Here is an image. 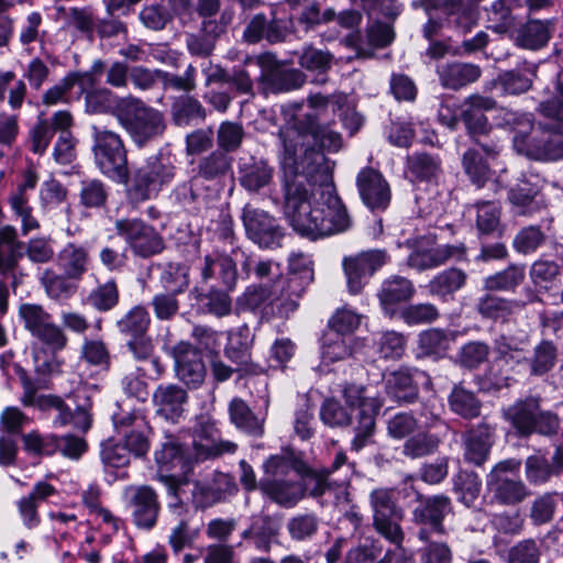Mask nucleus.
<instances>
[{"instance_id":"obj_1","label":"nucleus","mask_w":563,"mask_h":563,"mask_svg":"<svg viewBox=\"0 0 563 563\" xmlns=\"http://www.w3.org/2000/svg\"><path fill=\"white\" fill-rule=\"evenodd\" d=\"M296 134L291 132L288 142ZM283 159L284 213L299 234L313 240L346 231L352 225L333 184L334 164L319 153L309 165L296 161V146L287 143Z\"/></svg>"},{"instance_id":"obj_2","label":"nucleus","mask_w":563,"mask_h":563,"mask_svg":"<svg viewBox=\"0 0 563 563\" xmlns=\"http://www.w3.org/2000/svg\"><path fill=\"white\" fill-rule=\"evenodd\" d=\"M242 271L247 278L254 277L260 283L246 288L239 307L247 310L264 307L266 313L280 318H288L297 310L299 299L313 280L312 262L303 253L290 254L286 275L279 263L253 256H245Z\"/></svg>"},{"instance_id":"obj_3","label":"nucleus","mask_w":563,"mask_h":563,"mask_svg":"<svg viewBox=\"0 0 563 563\" xmlns=\"http://www.w3.org/2000/svg\"><path fill=\"white\" fill-rule=\"evenodd\" d=\"M113 117L137 148H143L163 137L167 128L162 111L132 95L117 99Z\"/></svg>"},{"instance_id":"obj_4","label":"nucleus","mask_w":563,"mask_h":563,"mask_svg":"<svg viewBox=\"0 0 563 563\" xmlns=\"http://www.w3.org/2000/svg\"><path fill=\"white\" fill-rule=\"evenodd\" d=\"M294 132L296 137L290 142L296 147V161L300 165H309L313 154L319 153L325 157L321 148L338 151L341 146V136L334 131L320 126L313 113H307L301 119L295 120L280 128L278 139L282 143V152L279 155L280 166L289 143L288 136Z\"/></svg>"},{"instance_id":"obj_5","label":"nucleus","mask_w":563,"mask_h":563,"mask_svg":"<svg viewBox=\"0 0 563 563\" xmlns=\"http://www.w3.org/2000/svg\"><path fill=\"white\" fill-rule=\"evenodd\" d=\"M92 152L98 169L112 180L129 181L128 151L122 136L104 126L92 125Z\"/></svg>"},{"instance_id":"obj_6","label":"nucleus","mask_w":563,"mask_h":563,"mask_svg":"<svg viewBox=\"0 0 563 563\" xmlns=\"http://www.w3.org/2000/svg\"><path fill=\"white\" fill-rule=\"evenodd\" d=\"M369 504L373 510V526L378 534L402 550L405 533L400 526L404 511L397 506L394 490L377 488L369 494Z\"/></svg>"},{"instance_id":"obj_7","label":"nucleus","mask_w":563,"mask_h":563,"mask_svg":"<svg viewBox=\"0 0 563 563\" xmlns=\"http://www.w3.org/2000/svg\"><path fill=\"white\" fill-rule=\"evenodd\" d=\"M519 468L520 462L509 459L497 463L488 473L486 486L494 503L503 506H516L530 496L526 484L520 478L510 476Z\"/></svg>"},{"instance_id":"obj_8","label":"nucleus","mask_w":563,"mask_h":563,"mask_svg":"<svg viewBox=\"0 0 563 563\" xmlns=\"http://www.w3.org/2000/svg\"><path fill=\"white\" fill-rule=\"evenodd\" d=\"M364 388L357 385H349L343 389L346 404L357 411L354 426L355 435L352 440L354 451L362 450L369 441L375 430V417L380 404L375 398L364 397Z\"/></svg>"},{"instance_id":"obj_9","label":"nucleus","mask_w":563,"mask_h":563,"mask_svg":"<svg viewBox=\"0 0 563 563\" xmlns=\"http://www.w3.org/2000/svg\"><path fill=\"white\" fill-rule=\"evenodd\" d=\"M19 317L33 336L53 350L60 351L67 345L68 339L63 328L54 323L52 314L42 305L21 303Z\"/></svg>"},{"instance_id":"obj_10","label":"nucleus","mask_w":563,"mask_h":563,"mask_svg":"<svg viewBox=\"0 0 563 563\" xmlns=\"http://www.w3.org/2000/svg\"><path fill=\"white\" fill-rule=\"evenodd\" d=\"M517 153L536 161L553 162L563 158V141L552 128L540 123L528 135L512 139Z\"/></svg>"},{"instance_id":"obj_11","label":"nucleus","mask_w":563,"mask_h":563,"mask_svg":"<svg viewBox=\"0 0 563 563\" xmlns=\"http://www.w3.org/2000/svg\"><path fill=\"white\" fill-rule=\"evenodd\" d=\"M418 501L419 504L412 510V521L420 526L418 539L429 541L433 534H445L443 520L453 510L451 499L445 495L429 497L418 495Z\"/></svg>"},{"instance_id":"obj_12","label":"nucleus","mask_w":563,"mask_h":563,"mask_svg":"<svg viewBox=\"0 0 563 563\" xmlns=\"http://www.w3.org/2000/svg\"><path fill=\"white\" fill-rule=\"evenodd\" d=\"M114 228L136 256L146 258L164 249L163 239L156 230L139 219L117 220Z\"/></svg>"},{"instance_id":"obj_13","label":"nucleus","mask_w":563,"mask_h":563,"mask_svg":"<svg viewBox=\"0 0 563 563\" xmlns=\"http://www.w3.org/2000/svg\"><path fill=\"white\" fill-rule=\"evenodd\" d=\"M124 498L134 525L140 529H153L161 511L157 493L148 485H132L124 489Z\"/></svg>"},{"instance_id":"obj_14","label":"nucleus","mask_w":563,"mask_h":563,"mask_svg":"<svg viewBox=\"0 0 563 563\" xmlns=\"http://www.w3.org/2000/svg\"><path fill=\"white\" fill-rule=\"evenodd\" d=\"M115 430L124 438V448L137 457L144 456L150 449L151 427L141 411H121L113 415Z\"/></svg>"},{"instance_id":"obj_15","label":"nucleus","mask_w":563,"mask_h":563,"mask_svg":"<svg viewBox=\"0 0 563 563\" xmlns=\"http://www.w3.org/2000/svg\"><path fill=\"white\" fill-rule=\"evenodd\" d=\"M192 446L198 460L234 453L238 448L234 442L221 439L216 421L206 415L199 416L196 420Z\"/></svg>"},{"instance_id":"obj_16","label":"nucleus","mask_w":563,"mask_h":563,"mask_svg":"<svg viewBox=\"0 0 563 563\" xmlns=\"http://www.w3.org/2000/svg\"><path fill=\"white\" fill-rule=\"evenodd\" d=\"M387 262L383 250H369L343 260L349 292L358 295L369 277Z\"/></svg>"},{"instance_id":"obj_17","label":"nucleus","mask_w":563,"mask_h":563,"mask_svg":"<svg viewBox=\"0 0 563 563\" xmlns=\"http://www.w3.org/2000/svg\"><path fill=\"white\" fill-rule=\"evenodd\" d=\"M242 220L247 236L261 247L273 249L280 245L284 233L277 220L268 212L246 206Z\"/></svg>"},{"instance_id":"obj_18","label":"nucleus","mask_w":563,"mask_h":563,"mask_svg":"<svg viewBox=\"0 0 563 563\" xmlns=\"http://www.w3.org/2000/svg\"><path fill=\"white\" fill-rule=\"evenodd\" d=\"M15 373L23 387L21 401L24 406H34L43 410L55 409L57 416L54 422L59 426H65L71 421L73 412L60 397L53 395L37 396V390L44 387L41 379H32L21 366H15Z\"/></svg>"},{"instance_id":"obj_19","label":"nucleus","mask_w":563,"mask_h":563,"mask_svg":"<svg viewBox=\"0 0 563 563\" xmlns=\"http://www.w3.org/2000/svg\"><path fill=\"white\" fill-rule=\"evenodd\" d=\"M465 250L462 245L432 246L431 240L422 238L417 241L407 260L409 267L422 272L445 264L449 260H461Z\"/></svg>"},{"instance_id":"obj_20","label":"nucleus","mask_w":563,"mask_h":563,"mask_svg":"<svg viewBox=\"0 0 563 563\" xmlns=\"http://www.w3.org/2000/svg\"><path fill=\"white\" fill-rule=\"evenodd\" d=\"M356 186L363 203L372 211H384L391 200V189L383 174L364 167L356 177Z\"/></svg>"},{"instance_id":"obj_21","label":"nucleus","mask_w":563,"mask_h":563,"mask_svg":"<svg viewBox=\"0 0 563 563\" xmlns=\"http://www.w3.org/2000/svg\"><path fill=\"white\" fill-rule=\"evenodd\" d=\"M172 355L178 379L188 388L201 386L207 375L201 353L190 343L179 342L173 347Z\"/></svg>"},{"instance_id":"obj_22","label":"nucleus","mask_w":563,"mask_h":563,"mask_svg":"<svg viewBox=\"0 0 563 563\" xmlns=\"http://www.w3.org/2000/svg\"><path fill=\"white\" fill-rule=\"evenodd\" d=\"M253 334L246 324H243L228 333V343L224 355L236 365L235 371L240 375L257 373V366L252 362L251 349Z\"/></svg>"},{"instance_id":"obj_23","label":"nucleus","mask_w":563,"mask_h":563,"mask_svg":"<svg viewBox=\"0 0 563 563\" xmlns=\"http://www.w3.org/2000/svg\"><path fill=\"white\" fill-rule=\"evenodd\" d=\"M201 280L211 284V288L221 287L232 291L238 283L236 263L225 254L206 255L200 268Z\"/></svg>"},{"instance_id":"obj_24","label":"nucleus","mask_w":563,"mask_h":563,"mask_svg":"<svg viewBox=\"0 0 563 563\" xmlns=\"http://www.w3.org/2000/svg\"><path fill=\"white\" fill-rule=\"evenodd\" d=\"M494 433L495 427L486 420L472 427L463 437L464 460L476 466L483 465L494 444Z\"/></svg>"},{"instance_id":"obj_25","label":"nucleus","mask_w":563,"mask_h":563,"mask_svg":"<svg viewBox=\"0 0 563 563\" xmlns=\"http://www.w3.org/2000/svg\"><path fill=\"white\" fill-rule=\"evenodd\" d=\"M260 490L269 500L284 508L295 507L306 495L301 483L285 478H262Z\"/></svg>"},{"instance_id":"obj_26","label":"nucleus","mask_w":563,"mask_h":563,"mask_svg":"<svg viewBox=\"0 0 563 563\" xmlns=\"http://www.w3.org/2000/svg\"><path fill=\"white\" fill-rule=\"evenodd\" d=\"M495 106L494 99L479 95H472L464 101L461 119L471 136L483 135L489 131L490 125L484 112L494 109Z\"/></svg>"},{"instance_id":"obj_27","label":"nucleus","mask_w":563,"mask_h":563,"mask_svg":"<svg viewBox=\"0 0 563 563\" xmlns=\"http://www.w3.org/2000/svg\"><path fill=\"white\" fill-rule=\"evenodd\" d=\"M187 400V391L176 384H161L153 394L157 415L172 421H176L183 415Z\"/></svg>"},{"instance_id":"obj_28","label":"nucleus","mask_w":563,"mask_h":563,"mask_svg":"<svg viewBox=\"0 0 563 563\" xmlns=\"http://www.w3.org/2000/svg\"><path fill=\"white\" fill-rule=\"evenodd\" d=\"M274 173V167L266 159L252 156L241 162L239 180L247 191L258 192L272 183Z\"/></svg>"},{"instance_id":"obj_29","label":"nucleus","mask_w":563,"mask_h":563,"mask_svg":"<svg viewBox=\"0 0 563 563\" xmlns=\"http://www.w3.org/2000/svg\"><path fill=\"white\" fill-rule=\"evenodd\" d=\"M508 200L514 212L519 216H532L544 208L540 199V187L528 179H521L509 189Z\"/></svg>"},{"instance_id":"obj_30","label":"nucleus","mask_w":563,"mask_h":563,"mask_svg":"<svg viewBox=\"0 0 563 563\" xmlns=\"http://www.w3.org/2000/svg\"><path fill=\"white\" fill-rule=\"evenodd\" d=\"M129 351L134 358L142 362L143 365L137 371L151 379L159 378L165 372V366L161 360L154 355V345L151 338L146 335L130 339L126 343Z\"/></svg>"},{"instance_id":"obj_31","label":"nucleus","mask_w":563,"mask_h":563,"mask_svg":"<svg viewBox=\"0 0 563 563\" xmlns=\"http://www.w3.org/2000/svg\"><path fill=\"white\" fill-rule=\"evenodd\" d=\"M539 407V398L528 397L508 407L504 411V416L520 437H529L533 433V428L536 427V415Z\"/></svg>"},{"instance_id":"obj_32","label":"nucleus","mask_w":563,"mask_h":563,"mask_svg":"<svg viewBox=\"0 0 563 563\" xmlns=\"http://www.w3.org/2000/svg\"><path fill=\"white\" fill-rule=\"evenodd\" d=\"M192 512L184 510L181 507H170V518L166 519L173 525L168 543L175 552H179L189 547L197 538L198 530L190 527Z\"/></svg>"},{"instance_id":"obj_33","label":"nucleus","mask_w":563,"mask_h":563,"mask_svg":"<svg viewBox=\"0 0 563 563\" xmlns=\"http://www.w3.org/2000/svg\"><path fill=\"white\" fill-rule=\"evenodd\" d=\"M262 470L265 475L263 478H283L290 471H295L299 475L308 473L307 464L291 449H283L279 453L267 457Z\"/></svg>"},{"instance_id":"obj_34","label":"nucleus","mask_w":563,"mask_h":563,"mask_svg":"<svg viewBox=\"0 0 563 563\" xmlns=\"http://www.w3.org/2000/svg\"><path fill=\"white\" fill-rule=\"evenodd\" d=\"M413 374H421L415 369L399 368L384 376L385 390L388 396L399 402L410 404L418 398V386L413 382Z\"/></svg>"},{"instance_id":"obj_35","label":"nucleus","mask_w":563,"mask_h":563,"mask_svg":"<svg viewBox=\"0 0 563 563\" xmlns=\"http://www.w3.org/2000/svg\"><path fill=\"white\" fill-rule=\"evenodd\" d=\"M437 73L442 87L453 90L461 89L481 77L477 65L459 62L439 65Z\"/></svg>"},{"instance_id":"obj_36","label":"nucleus","mask_w":563,"mask_h":563,"mask_svg":"<svg viewBox=\"0 0 563 563\" xmlns=\"http://www.w3.org/2000/svg\"><path fill=\"white\" fill-rule=\"evenodd\" d=\"M415 295V286L406 277L394 275L382 283L377 294L385 312H393L397 303L408 301Z\"/></svg>"},{"instance_id":"obj_37","label":"nucleus","mask_w":563,"mask_h":563,"mask_svg":"<svg viewBox=\"0 0 563 563\" xmlns=\"http://www.w3.org/2000/svg\"><path fill=\"white\" fill-rule=\"evenodd\" d=\"M467 280L464 271L451 267L438 273L428 284L429 294L440 298L442 301L454 299L456 291L461 290Z\"/></svg>"},{"instance_id":"obj_38","label":"nucleus","mask_w":563,"mask_h":563,"mask_svg":"<svg viewBox=\"0 0 563 563\" xmlns=\"http://www.w3.org/2000/svg\"><path fill=\"white\" fill-rule=\"evenodd\" d=\"M552 31L551 20H529L518 30L516 44L526 49H540L550 41Z\"/></svg>"},{"instance_id":"obj_39","label":"nucleus","mask_w":563,"mask_h":563,"mask_svg":"<svg viewBox=\"0 0 563 563\" xmlns=\"http://www.w3.org/2000/svg\"><path fill=\"white\" fill-rule=\"evenodd\" d=\"M67 274H58L52 268H46L40 276V284L45 295L54 301L65 302L78 290V285Z\"/></svg>"},{"instance_id":"obj_40","label":"nucleus","mask_w":563,"mask_h":563,"mask_svg":"<svg viewBox=\"0 0 563 563\" xmlns=\"http://www.w3.org/2000/svg\"><path fill=\"white\" fill-rule=\"evenodd\" d=\"M525 303L518 300L506 299L493 294H486L478 299L477 311L487 319L507 321L521 311Z\"/></svg>"},{"instance_id":"obj_41","label":"nucleus","mask_w":563,"mask_h":563,"mask_svg":"<svg viewBox=\"0 0 563 563\" xmlns=\"http://www.w3.org/2000/svg\"><path fill=\"white\" fill-rule=\"evenodd\" d=\"M441 161L428 153H413L407 157V175L411 181H431L441 174Z\"/></svg>"},{"instance_id":"obj_42","label":"nucleus","mask_w":563,"mask_h":563,"mask_svg":"<svg viewBox=\"0 0 563 563\" xmlns=\"http://www.w3.org/2000/svg\"><path fill=\"white\" fill-rule=\"evenodd\" d=\"M231 422L240 430L254 437H261L264 433V420L257 418L246 402L240 398H234L229 405Z\"/></svg>"},{"instance_id":"obj_43","label":"nucleus","mask_w":563,"mask_h":563,"mask_svg":"<svg viewBox=\"0 0 563 563\" xmlns=\"http://www.w3.org/2000/svg\"><path fill=\"white\" fill-rule=\"evenodd\" d=\"M88 251L74 243H68L58 254V264L68 277L79 280L87 272Z\"/></svg>"},{"instance_id":"obj_44","label":"nucleus","mask_w":563,"mask_h":563,"mask_svg":"<svg viewBox=\"0 0 563 563\" xmlns=\"http://www.w3.org/2000/svg\"><path fill=\"white\" fill-rule=\"evenodd\" d=\"M305 80L306 76L298 69L274 68L263 74L265 88L273 93L298 89Z\"/></svg>"},{"instance_id":"obj_45","label":"nucleus","mask_w":563,"mask_h":563,"mask_svg":"<svg viewBox=\"0 0 563 563\" xmlns=\"http://www.w3.org/2000/svg\"><path fill=\"white\" fill-rule=\"evenodd\" d=\"M558 347L550 340H543L533 347L532 354L526 360L530 374L542 376L552 371L558 362Z\"/></svg>"},{"instance_id":"obj_46","label":"nucleus","mask_w":563,"mask_h":563,"mask_svg":"<svg viewBox=\"0 0 563 563\" xmlns=\"http://www.w3.org/2000/svg\"><path fill=\"white\" fill-rule=\"evenodd\" d=\"M526 277L525 265L510 264L484 280V288L489 291H514Z\"/></svg>"},{"instance_id":"obj_47","label":"nucleus","mask_w":563,"mask_h":563,"mask_svg":"<svg viewBox=\"0 0 563 563\" xmlns=\"http://www.w3.org/2000/svg\"><path fill=\"white\" fill-rule=\"evenodd\" d=\"M449 405L453 412L464 419H474L481 413V401L473 391L462 386L453 387L449 396Z\"/></svg>"},{"instance_id":"obj_48","label":"nucleus","mask_w":563,"mask_h":563,"mask_svg":"<svg viewBox=\"0 0 563 563\" xmlns=\"http://www.w3.org/2000/svg\"><path fill=\"white\" fill-rule=\"evenodd\" d=\"M150 323L147 310L142 306H135L117 321V328L120 333L133 339L146 335Z\"/></svg>"},{"instance_id":"obj_49","label":"nucleus","mask_w":563,"mask_h":563,"mask_svg":"<svg viewBox=\"0 0 563 563\" xmlns=\"http://www.w3.org/2000/svg\"><path fill=\"white\" fill-rule=\"evenodd\" d=\"M128 196L133 202L148 200L152 194L158 189V186L144 166L139 167L129 177Z\"/></svg>"},{"instance_id":"obj_50","label":"nucleus","mask_w":563,"mask_h":563,"mask_svg":"<svg viewBox=\"0 0 563 563\" xmlns=\"http://www.w3.org/2000/svg\"><path fill=\"white\" fill-rule=\"evenodd\" d=\"M159 283L165 291L179 295L189 286V267L179 263H168L164 266Z\"/></svg>"},{"instance_id":"obj_51","label":"nucleus","mask_w":563,"mask_h":563,"mask_svg":"<svg viewBox=\"0 0 563 563\" xmlns=\"http://www.w3.org/2000/svg\"><path fill=\"white\" fill-rule=\"evenodd\" d=\"M290 538L295 541L310 540L319 529V518L313 512L297 514L286 525Z\"/></svg>"},{"instance_id":"obj_52","label":"nucleus","mask_w":563,"mask_h":563,"mask_svg":"<svg viewBox=\"0 0 563 563\" xmlns=\"http://www.w3.org/2000/svg\"><path fill=\"white\" fill-rule=\"evenodd\" d=\"M254 545L257 550L268 552L279 532V523L269 515H263L253 521Z\"/></svg>"},{"instance_id":"obj_53","label":"nucleus","mask_w":563,"mask_h":563,"mask_svg":"<svg viewBox=\"0 0 563 563\" xmlns=\"http://www.w3.org/2000/svg\"><path fill=\"white\" fill-rule=\"evenodd\" d=\"M22 254V245L16 241V231L12 227L0 229V269L14 266L16 257Z\"/></svg>"},{"instance_id":"obj_54","label":"nucleus","mask_w":563,"mask_h":563,"mask_svg":"<svg viewBox=\"0 0 563 563\" xmlns=\"http://www.w3.org/2000/svg\"><path fill=\"white\" fill-rule=\"evenodd\" d=\"M558 507V494L544 493L538 496L530 506L529 517L533 525L542 526L554 519Z\"/></svg>"},{"instance_id":"obj_55","label":"nucleus","mask_w":563,"mask_h":563,"mask_svg":"<svg viewBox=\"0 0 563 563\" xmlns=\"http://www.w3.org/2000/svg\"><path fill=\"white\" fill-rule=\"evenodd\" d=\"M465 174L477 187H482L490 178V168L476 150H467L462 158Z\"/></svg>"},{"instance_id":"obj_56","label":"nucleus","mask_w":563,"mask_h":563,"mask_svg":"<svg viewBox=\"0 0 563 563\" xmlns=\"http://www.w3.org/2000/svg\"><path fill=\"white\" fill-rule=\"evenodd\" d=\"M374 342L382 357L398 360L405 353L407 340L399 332L385 331L376 334Z\"/></svg>"},{"instance_id":"obj_57","label":"nucleus","mask_w":563,"mask_h":563,"mask_svg":"<svg viewBox=\"0 0 563 563\" xmlns=\"http://www.w3.org/2000/svg\"><path fill=\"white\" fill-rule=\"evenodd\" d=\"M526 477L532 485H542L548 483L556 472L553 462L540 455H531L527 457L525 463Z\"/></svg>"},{"instance_id":"obj_58","label":"nucleus","mask_w":563,"mask_h":563,"mask_svg":"<svg viewBox=\"0 0 563 563\" xmlns=\"http://www.w3.org/2000/svg\"><path fill=\"white\" fill-rule=\"evenodd\" d=\"M173 118L177 125H188L194 119L203 120L206 110L197 99L184 96L174 103Z\"/></svg>"},{"instance_id":"obj_59","label":"nucleus","mask_w":563,"mask_h":563,"mask_svg":"<svg viewBox=\"0 0 563 563\" xmlns=\"http://www.w3.org/2000/svg\"><path fill=\"white\" fill-rule=\"evenodd\" d=\"M88 302L98 311H109L119 302V289L114 279L97 286L88 296Z\"/></svg>"},{"instance_id":"obj_60","label":"nucleus","mask_w":563,"mask_h":563,"mask_svg":"<svg viewBox=\"0 0 563 563\" xmlns=\"http://www.w3.org/2000/svg\"><path fill=\"white\" fill-rule=\"evenodd\" d=\"M80 203L85 208H101L108 199V189L99 179H84L79 189Z\"/></svg>"},{"instance_id":"obj_61","label":"nucleus","mask_w":563,"mask_h":563,"mask_svg":"<svg viewBox=\"0 0 563 563\" xmlns=\"http://www.w3.org/2000/svg\"><path fill=\"white\" fill-rule=\"evenodd\" d=\"M419 356L441 355L449 349V339L440 329H429L419 334Z\"/></svg>"},{"instance_id":"obj_62","label":"nucleus","mask_w":563,"mask_h":563,"mask_svg":"<svg viewBox=\"0 0 563 563\" xmlns=\"http://www.w3.org/2000/svg\"><path fill=\"white\" fill-rule=\"evenodd\" d=\"M482 482L474 472L461 471L454 478V490L460 494V500L471 506L478 497Z\"/></svg>"},{"instance_id":"obj_63","label":"nucleus","mask_w":563,"mask_h":563,"mask_svg":"<svg viewBox=\"0 0 563 563\" xmlns=\"http://www.w3.org/2000/svg\"><path fill=\"white\" fill-rule=\"evenodd\" d=\"M231 167V158L224 153L214 151L203 157L198 165V175L211 180L225 175Z\"/></svg>"},{"instance_id":"obj_64","label":"nucleus","mask_w":563,"mask_h":563,"mask_svg":"<svg viewBox=\"0 0 563 563\" xmlns=\"http://www.w3.org/2000/svg\"><path fill=\"white\" fill-rule=\"evenodd\" d=\"M540 558L541 549L537 541L525 539L509 549L507 563H539Z\"/></svg>"}]
</instances>
